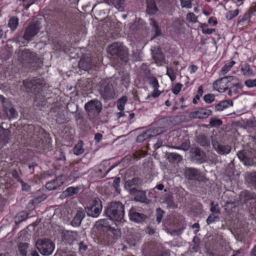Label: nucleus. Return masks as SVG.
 <instances>
[{
	"instance_id": "nucleus-1",
	"label": "nucleus",
	"mask_w": 256,
	"mask_h": 256,
	"mask_svg": "<svg viewBox=\"0 0 256 256\" xmlns=\"http://www.w3.org/2000/svg\"><path fill=\"white\" fill-rule=\"evenodd\" d=\"M106 216L110 219L121 222L124 218V205L119 202H112L105 210Z\"/></svg>"
},
{
	"instance_id": "nucleus-2",
	"label": "nucleus",
	"mask_w": 256,
	"mask_h": 256,
	"mask_svg": "<svg viewBox=\"0 0 256 256\" xmlns=\"http://www.w3.org/2000/svg\"><path fill=\"white\" fill-rule=\"evenodd\" d=\"M98 92L105 101L114 99L116 96L115 90L110 79L103 80L100 82Z\"/></svg>"
},
{
	"instance_id": "nucleus-3",
	"label": "nucleus",
	"mask_w": 256,
	"mask_h": 256,
	"mask_svg": "<svg viewBox=\"0 0 256 256\" xmlns=\"http://www.w3.org/2000/svg\"><path fill=\"white\" fill-rule=\"evenodd\" d=\"M16 54L18 61L24 66H32L38 60L36 54L27 49L19 50Z\"/></svg>"
},
{
	"instance_id": "nucleus-4",
	"label": "nucleus",
	"mask_w": 256,
	"mask_h": 256,
	"mask_svg": "<svg viewBox=\"0 0 256 256\" xmlns=\"http://www.w3.org/2000/svg\"><path fill=\"white\" fill-rule=\"evenodd\" d=\"M108 51L112 56L118 57L124 62L128 60V50L121 43L114 42L112 44L108 46Z\"/></svg>"
},
{
	"instance_id": "nucleus-5",
	"label": "nucleus",
	"mask_w": 256,
	"mask_h": 256,
	"mask_svg": "<svg viewBox=\"0 0 256 256\" xmlns=\"http://www.w3.org/2000/svg\"><path fill=\"white\" fill-rule=\"evenodd\" d=\"M36 246L40 252L44 256L51 254L54 249V244L48 238L38 239L36 242Z\"/></svg>"
},
{
	"instance_id": "nucleus-6",
	"label": "nucleus",
	"mask_w": 256,
	"mask_h": 256,
	"mask_svg": "<svg viewBox=\"0 0 256 256\" xmlns=\"http://www.w3.org/2000/svg\"><path fill=\"white\" fill-rule=\"evenodd\" d=\"M84 108L90 117L95 118L101 112L102 104L98 100L93 99L85 104Z\"/></svg>"
},
{
	"instance_id": "nucleus-7",
	"label": "nucleus",
	"mask_w": 256,
	"mask_h": 256,
	"mask_svg": "<svg viewBox=\"0 0 256 256\" xmlns=\"http://www.w3.org/2000/svg\"><path fill=\"white\" fill-rule=\"evenodd\" d=\"M102 208V201L98 198H95L85 208V212L88 216L98 218L101 213Z\"/></svg>"
},
{
	"instance_id": "nucleus-8",
	"label": "nucleus",
	"mask_w": 256,
	"mask_h": 256,
	"mask_svg": "<svg viewBox=\"0 0 256 256\" xmlns=\"http://www.w3.org/2000/svg\"><path fill=\"white\" fill-rule=\"evenodd\" d=\"M185 177L189 180L200 182H204L206 177L198 169L194 168H186L184 171Z\"/></svg>"
},
{
	"instance_id": "nucleus-9",
	"label": "nucleus",
	"mask_w": 256,
	"mask_h": 256,
	"mask_svg": "<svg viewBox=\"0 0 256 256\" xmlns=\"http://www.w3.org/2000/svg\"><path fill=\"white\" fill-rule=\"evenodd\" d=\"M28 128L30 130H34V136L32 137V144L36 148L42 147L40 140L44 137V130L38 126H35L34 125H29Z\"/></svg>"
},
{
	"instance_id": "nucleus-10",
	"label": "nucleus",
	"mask_w": 256,
	"mask_h": 256,
	"mask_svg": "<svg viewBox=\"0 0 256 256\" xmlns=\"http://www.w3.org/2000/svg\"><path fill=\"white\" fill-rule=\"evenodd\" d=\"M23 84L30 92L34 93L38 92L45 85L44 81L40 79L25 80H24Z\"/></svg>"
},
{
	"instance_id": "nucleus-11",
	"label": "nucleus",
	"mask_w": 256,
	"mask_h": 256,
	"mask_svg": "<svg viewBox=\"0 0 256 256\" xmlns=\"http://www.w3.org/2000/svg\"><path fill=\"white\" fill-rule=\"evenodd\" d=\"M236 78L234 76H226L220 78L214 83V88L220 92H224L230 86V82Z\"/></svg>"
},
{
	"instance_id": "nucleus-12",
	"label": "nucleus",
	"mask_w": 256,
	"mask_h": 256,
	"mask_svg": "<svg viewBox=\"0 0 256 256\" xmlns=\"http://www.w3.org/2000/svg\"><path fill=\"white\" fill-rule=\"evenodd\" d=\"M146 78L148 80V84L154 88V91L147 96L146 98L152 97L154 98H158L161 94V92L158 90L160 85L156 78L152 74L147 75Z\"/></svg>"
},
{
	"instance_id": "nucleus-13",
	"label": "nucleus",
	"mask_w": 256,
	"mask_h": 256,
	"mask_svg": "<svg viewBox=\"0 0 256 256\" xmlns=\"http://www.w3.org/2000/svg\"><path fill=\"white\" fill-rule=\"evenodd\" d=\"M40 28L39 24L37 22L30 24L26 28L23 38L26 40H30L38 32Z\"/></svg>"
},
{
	"instance_id": "nucleus-14",
	"label": "nucleus",
	"mask_w": 256,
	"mask_h": 256,
	"mask_svg": "<svg viewBox=\"0 0 256 256\" xmlns=\"http://www.w3.org/2000/svg\"><path fill=\"white\" fill-rule=\"evenodd\" d=\"M130 220L136 223H142L146 220L147 216L144 214L137 212L135 209L132 208L129 211Z\"/></svg>"
},
{
	"instance_id": "nucleus-15",
	"label": "nucleus",
	"mask_w": 256,
	"mask_h": 256,
	"mask_svg": "<svg viewBox=\"0 0 256 256\" xmlns=\"http://www.w3.org/2000/svg\"><path fill=\"white\" fill-rule=\"evenodd\" d=\"M212 111L204 108H199L198 110L191 112L190 116L193 118H206L212 114Z\"/></svg>"
},
{
	"instance_id": "nucleus-16",
	"label": "nucleus",
	"mask_w": 256,
	"mask_h": 256,
	"mask_svg": "<svg viewBox=\"0 0 256 256\" xmlns=\"http://www.w3.org/2000/svg\"><path fill=\"white\" fill-rule=\"evenodd\" d=\"M213 148L216 152L221 155L227 154L231 151V146L228 145H223L218 143L216 140L212 141Z\"/></svg>"
},
{
	"instance_id": "nucleus-17",
	"label": "nucleus",
	"mask_w": 256,
	"mask_h": 256,
	"mask_svg": "<svg viewBox=\"0 0 256 256\" xmlns=\"http://www.w3.org/2000/svg\"><path fill=\"white\" fill-rule=\"evenodd\" d=\"M190 152L192 154L194 158L198 163H202L205 162L206 154L205 152L198 147L192 148Z\"/></svg>"
},
{
	"instance_id": "nucleus-18",
	"label": "nucleus",
	"mask_w": 256,
	"mask_h": 256,
	"mask_svg": "<svg viewBox=\"0 0 256 256\" xmlns=\"http://www.w3.org/2000/svg\"><path fill=\"white\" fill-rule=\"evenodd\" d=\"M64 184L62 176L58 177L52 181L47 182L46 184V188L49 190H52L56 189L58 187Z\"/></svg>"
},
{
	"instance_id": "nucleus-19",
	"label": "nucleus",
	"mask_w": 256,
	"mask_h": 256,
	"mask_svg": "<svg viewBox=\"0 0 256 256\" xmlns=\"http://www.w3.org/2000/svg\"><path fill=\"white\" fill-rule=\"evenodd\" d=\"M140 183V179L134 178L130 180H127L125 182L126 188L129 190L132 194H134L136 190V186Z\"/></svg>"
},
{
	"instance_id": "nucleus-20",
	"label": "nucleus",
	"mask_w": 256,
	"mask_h": 256,
	"mask_svg": "<svg viewBox=\"0 0 256 256\" xmlns=\"http://www.w3.org/2000/svg\"><path fill=\"white\" fill-rule=\"evenodd\" d=\"M62 236L66 242L71 244L78 238V233L75 231H66L63 232Z\"/></svg>"
},
{
	"instance_id": "nucleus-21",
	"label": "nucleus",
	"mask_w": 256,
	"mask_h": 256,
	"mask_svg": "<svg viewBox=\"0 0 256 256\" xmlns=\"http://www.w3.org/2000/svg\"><path fill=\"white\" fill-rule=\"evenodd\" d=\"M85 216V212L82 210H78L71 222V224L74 226H79L82 220Z\"/></svg>"
},
{
	"instance_id": "nucleus-22",
	"label": "nucleus",
	"mask_w": 256,
	"mask_h": 256,
	"mask_svg": "<svg viewBox=\"0 0 256 256\" xmlns=\"http://www.w3.org/2000/svg\"><path fill=\"white\" fill-rule=\"evenodd\" d=\"M152 58L157 64L161 65L164 60V56L158 48L152 50Z\"/></svg>"
},
{
	"instance_id": "nucleus-23",
	"label": "nucleus",
	"mask_w": 256,
	"mask_h": 256,
	"mask_svg": "<svg viewBox=\"0 0 256 256\" xmlns=\"http://www.w3.org/2000/svg\"><path fill=\"white\" fill-rule=\"evenodd\" d=\"M233 106V102L230 100H224L216 104L214 110L216 111H222L224 110Z\"/></svg>"
},
{
	"instance_id": "nucleus-24",
	"label": "nucleus",
	"mask_w": 256,
	"mask_h": 256,
	"mask_svg": "<svg viewBox=\"0 0 256 256\" xmlns=\"http://www.w3.org/2000/svg\"><path fill=\"white\" fill-rule=\"evenodd\" d=\"M196 142L202 147H210V140L204 134H199L196 138Z\"/></svg>"
},
{
	"instance_id": "nucleus-25",
	"label": "nucleus",
	"mask_w": 256,
	"mask_h": 256,
	"mask_svg": "<svg viewBox=\"0 0 256 256\" xmlns=\"http://www.w3.org/2000/svg\"><path fill=\"white\" fill-rule=\"evenodd\" d=\"M5 112L10 118H14L18 116V112L10 104H7L4 106Z\"/></svg>"
},
{
	"instance_id": "nucleus-26",
	"label": "nucleus",
	"mask_w": 256,
	"mask_h": 256,
	"mask_svg": "<svg viewBox=\"0 0 256 256\" xmlns=\"http://www.w3.org/2000/svg\"><path fill=\"white\" fill-rule=\"evenodd\" d=\"M80 186L72 187L70 186L66 188L65 190L63 192V194L64 196H72L78 194L80 190Z\"/></svg>"
},
{
	"instance_id": "nucleus-27",
	"label": "nucleus",
	"mask_w": 256,
	"mask_h": 256,
	"mask_svg": "<svg viewBox=\"0 0 256 256\" xmlns=\"http://www.w3.org/2000/svg\"><path fill=\"white\" fill-rule=\"evenodd\" d=\"M168 158L171 162L179 163L182 160V156L176 152H170L168 155Z\"/></svg>"
},
{
	"instance_id": "nucleus-28",
	"label": "nucleus",
	"mask_w": 256,
	"mask_h": 256,
	"mask_svg": "<svg viewBox=\"0 0 256 256\" xmlns=\"http://www.w3.org/2000/svg\"><path fill=\"white\" fill-rule=\"evenodd\" d=\"M125 0H109L108 4H112L116 8L122 12L124 10Z\"/></svg>"
},
{
	"instance_id": "nucleus-29",
	"label": "nucleus",
	"mask_w": 256,
	"mask_h": 256,
	"mask_svg": "<svg viewBox=\"0 0 256 256\" xmlns=\"http://www.w3.org/2000/svg\"><path fill=\"white\" fill-rule=\"evenodd\" d=\"M158 10L155 2L150 0L147 1L146 12L149 14H154Z\"/></svg>"
},
{
	"instance_id": "nucleus-30",
	"label": "nucleus",
	"mask_w": 256,
	"mask_h": 256,
	"mask_svg": "<svg viewBox=\"0 0 256 256\" xmlns=\"http://www.w3.org/2000/svg\"><path fill=\"white\" fill-rule=\"evenodd\" d=\"M10 132L6 129L4 130L0 134V140L6 144L8 142L10 139Z\"/></svg>"
},
{
	"instance_id": "nucleus-31",
	"label": "nucleus",
	"mask_w": 256,
	"mask_h": 256,
	"mask_svg": "<svg viewBox=\"0 0 256 256\" xmlns=\"http://www.w3.org/2000/svg\"><path fill=\"white\" fill-rule=\"evenodd\" d=\"M256 198V194L254 192H252L247 190L244 191L240 195V199L244 200V201H248L250 200H253Z\"/></svg>"
},
{
	"instance_id": "nucleus-32",
	"label": "nucleus",
	"mask_w": 256,
	"mask_h": 256,
	"mask_svg": "<svg viewBox=\"0 0 256 256\" xmlns=\"http://www.w3.org/2000/svg\"><path fill=\"white\" fill-rule=\"evenodd\" d=\"M18 25V18L16 16H12L10 18L8 22V26L12 31L16 30Z\"/></svg>"
},
{
	"instance_id": "nucleus-33",
	"label": "nucleus",
	"mask_w": 256,
	"mask_h": 256,
	"mask_svg": "<svg viewBox=\"0 0 256 256\" xmlns=\"http://www.w3.org/2000/svg\"><path fill=\"white\" fill-rule=\"evenodd\" d=\"M190 147V142L188 140H184L179 146H172V148L176 150H182L187 151Z\"/></svg>"
},
{
	"instance_id": "nucleus-34",
	"label": "nucleus",
	"mask_w": 256,
	"mask_h": 256,
	"mask_svg": "<svg viewBox=\"0 0 256 256\" xmlns=\"http://www.w3.org/2000/svg\"><path fill=\"white\" fill-rule=\"evenodd\" d=\"M165 130L164 128L162 126L154 127L148 130V131L150 132L151 137L160 134Z\"/></svg>"
},
{
	"instance_id": "nucleus-35",
	"label": "nucleus",
	"mask_w": 256,
	"mask_h": 256,
	"mask_svg": "<svg viewBox=\"0 0 256 256\" xmlns=\"http://www.w3.org/2000/svg\"><path fill=\"white\" fill-rule=\"evenodd\" d=\"M28 244V243L20 242L18 246V252L22 256H26Z\"/></svg>"
},
{
	"instance_id": "nucleus-36",
	"label": "nucleus",
	"mask_w": 256,
	"mask_h": 256,
	"mask_svg": "<svg viewBox=\"0 0 256 256\" xmlns=\"http://www.w3.org/2000/svg\"><path fill=\"white\" fill-rule=\"evenodd\" d=\"M248 182L256 190V171L250 173L248 176Z\"/></svg>"
},
{
	"instance_id": "nucleus-37",
	"label": "nucleus",
	"mask_w": 256,
	"mask_h": 256,
	"mask_svg": "<svg viewBox=\"0 0 256 256\" xmlns=\"http://www.w3.org/2000/svg\"><path fill=\"white\" fill-rule=\"evenodd\" d=\"M74 154L76 156L80 155L84 152V149L82 148V142H78L74 148Z\"/></svg>"
},
{
	"instance_id": "nucleus-38",
	"label": "nucleus",
	"mask_w": 256,
	"mask_h": 256,
	"mask_svg": "<svg viewBox=\"0 0 256 256\" xmlns=\"http://www.w3.org/2000/svg\"><path fill=\"white\" fill-rule=\"evenodd\" d=\"M150 24L153 27L155 32V36H158L160 34V30L156 21L153 18H150Z\"/></svg>"
},
{
	"instance_id": "nucleus-39",
	"label": "nucleus",
	"mask_w": 256,
	"mask_h": 256,
	"mask_svg": "<svg viewBox=\"0 0 256 256\" xmlns=\"http://www.w3.org/2000/svg\"><path fill=\"white\" fill-rule=\"evenodd\" d=\"M150 137V132L147 130L138 136L136 138V142H141Z\"/></svg>"
},
{
	"instance_id": "nucleus-40",
	"label": "nucleus",
	"mask_w": 256,
	"mask_h": 256,
	"mask_svg": "<svg viewBox=\"0 0 256 256\" xmlns=\"http://www.w3.org/2000/svg\"><path fill=\"white\" fill-rule=\"evenodd\" d=\"M127 100L128 98L126 96H122V98L118 100L117 102V107L119 110H124V105Z\"/></svg>"
},
{
	"instance_id": "nucleus-41",
	"label": "nucleus",
	"mask_w": 256,
	"mask_h": 256,
	"mask_svg": "<svg viewBox=\"0 0 256 256\" xmlns=\"http://www.w3.org/2000/svg\"><path fill=\"white\" fill-rule=\"evenodd\" d=\"M108 230L113 234L114 238H120L121 236L120 230L118 228H115L114 227L109 226Z\"/></svg>"
},
{
	"instance_id": "nucleus-42",
	"label": "nucleus",
	"mask_w": 256,
	"mask_h": 256,
	"mask_svg": "<svg viewBox=\"0 0 256 256\" xmlns=\"http://www.w3.org/2000/svg\"><path fill=\"white\" fill-rule=\"evenodd\" d=\"M236 64L234 61H231L227 64H226L222 68V72L223 74H226L228 71L230 70L231 68L233 66Z\"/></svg>"
},
{
	"instance_id": "nucleus-43",
	"label": "nucleus",
	"mask_w": 256,
	"mask_h": 256,
	"mask_svg": "<svg viewBox=\"0 0 256 256\" xmlns=\"http://www.w3.org/2000/svg\"><path fill=\"white\" fill-rule=\"evenodd\" d=\"M238 14L239 10L238 9L234 10H230L226 14V18L228 20H230L236 16Z\"/></svg>"
},
{
	"instance_id": "nucleus-44",
	"label": "nucleus",
	"mask_w": 256,
	"mask_h": 256,
	"mask_svg": "<svg viewBox=\"0 0 256 256\" xmlns=\"http://www.w3.org/2000/svg\"><path fill=\"white\" fill-rule=\"evenodd\" d=\"M210 212L213 214H219L220 213V209L218 204H214V202L210 203Z\"/></svg>"
},
{
	"instance_id": "nucleus-45",
	"label": "nucleus",
	"mask_w": 256,
	"mask_h": 256,
	"mask_svg": "<svg viewBox=\"0 0 256 256\" xmlns=\"http://www.w3.org/2000/svg\"><path fill=\"white\" fill-rule=\"evenodd\" d=\"M28 214L25 212H22L18 213L15 218L16 222H20L26 220L28 217Z\"/></svg>"
},
{
	"instance_id": "nucleus-46",
	"label": "nucleus",
	"mask_w": 256,
	"mask_h": 256,
	"mask_svg": "<svg viewBox=\"0 0 256 256\" xmlns=\"http://www.w3.org/2000/svg\"><path fill=\"white\" fill-rule=\"evenodd\" d=\"M218 220H219V217L214 215V214H211L206 219V224H207L210 225Z\"/></svg>"
},
{
	"instance_id": "nucleus-47",
	"label": "nucleus",
	"mask_w": 256,
	"mask_h": 256,
	"mask_svg": "<svg viewBox=\"0 0 256 256\" xmlns=\"http://www.w3.org/2000/svg\"><path fill=\"white\" fill-rule=\"evenodd\" d=\"M222 122L221 120L215 118H212L210 119V125L212 126H220L222 124Z\"/></svg>"
},
{
	"instance_id": "nucleus-48",
	"label": "nucleus",
	"mask_w": 256,
	"mask_h": 256,
	"mask_svg": "<svg viewBox=\"0 0 256 256\" xmlns=\"http://www.w3.org/2000/svg\"><path fill=\"white\" fill-rule=\"evenodd\" d=\"M204 93L203 89L202 86H200L198 88V94L195 96V97L193 98L192 102L194 104H197V100H200V98L202 96Z\"/></svg>"
},
{
	"instance_id": "nucleus-49",
	"label": "nucleus",
	"mask_w": 256,
	"mask_h": 256,
	"mask_svg": "<svg viewBox=\"0 0 256 256\" xmlns=\"http://www.w3.org/2000/svg\"><path fill=\"white\" fill-rule=\"evenodd\" d=\"M164 212L162 210L161 208H158L156 209V220L158 222V224H160L164 216Z\"/></svg>"
},
{
	"instance_id": "nucleus-50",
	"label": "nucleus",
	"mask_w": 256,
	"mask_h": 256,
	"mask_svg": "<svg viewBox=\"0 0 256 256\" xmlns=\"http://www.w3.org/2000/svg\"><path fill=\"white\" fill-rule=\"evenodd\" d=\"M182 8H192V0H180Z\"/></svg>"
},
{
	"instance_id": "nucleus-51",
	"label": "nucleus",
	"mask_w": 256,
	"mask_h": 256,
	"mask_svg": "<svg viewBox=\"0 0 256 256\" xmlns=\"http://www.w3.org/2000/svg\"><path fill=\"white\" fill-rule=\"evenodd\" d=\"M120 178H116L114 179L113 184H112V186L113 188L118 193H120Z\"/></svg>"
},
{
	"instance_id": "nucleus-52",
	"label": "nucleus",
	"mask_w": 256,
	"mask_h": 256,
	"mask_svg": "<svg viewBox=\"0 0 256 256\" xmlns=\"http://www.w3.org/2000/svg\"><path fill=\"white\" fill-rule=\"evenodd\" d=\"M166 74L168 76L172 82H174L176 79V75L174 70L172 68L166 67Z\"/></svg>"
},
{
	"instance_id": "nucleus-53",
	"label": "nucleus",
	"mask_w": 256,
	"mask_h": 256,
	"mask_svg": "<svg viewBox=\"0 0 256 256\" xmlns=\"http://www.w3.org/2000/svg\"><path fill=\"white\" fill-rule=\"evenodd\" d=\"M215 100V96L214 94H208L204 96V100L206 103L210 104Z\"/></svg>"
},
{
	"instance_id": "nucleus-54",
	"label": "nucleus",
	"mask_w": 256,
	"mask_h": 256,
	"mask_svg": "<svg viewBox=\"0 0 256 256\" xmlns=\"http://www.w3.org/2000/svg\"><path fill=\"white\" fill-rule=\"evenodd\" d=\"M186 19L190 22L196 23L197 22V17L193 12L188 13Z\"/></svg>"
},
{
	"instance_id": "nucleus-55",
	"label": "nucleus",
	"mask_w": 256,
	"mask_h": 256,
	"mask_svg": "<svg viewBox=\"0 0 256 256\" xmlns=\"http://www.w3.org/2000/svg\"><path fill=\"white\" fill-rule=\"evenodd\" d=\"M244 84L248 88L256 87V78L254 80H247L245 81Z\"/></svg>"
},
{
	"instance_id": "nucleus-56",
	"label": "nucleus",
	"mask_w": 256,
	"mask_h": 256,
	"mask_svg": "<svg viewBox=\"0 0 256 256\" xmlns=\"http://www.w3.org/2000/svg\"><path fill=\"white\" fill-rule=\"evenodd\" d=\"M46 197L47 196L46 194H42V196L35 198L33 199L32 200V203L35 204H38L46 200Z\"/></svg>"
},
{
	"instance_id": "nucleus-57",
	"label": "nucleus",
	"mask_w": 256,
	"mask_h": 256,
	"mask_svg": "<svg viewBox=\"0 0 256 256\" xmlns=\"http://www.w3.org/2000/svg\"><path fill=\"white\" fill-rule=\"evenodd\" d=\"M182 86V84H181L178 83L176 84L172 90V92L175 94H178L181 90Z\"/></svg>"
},
{
	"instance_id": "nucleus-58",
	"label": "nucleus",
	"mask_w": 256,
	"mask_h": 256,
	"mask_svg": "<svg viewBox=\"0 0 256 256\" xmlns=\"http://www.w3.org/2000/svg\"><path fill=\"white\" fill-rule=\"evenodd\" d=\"M145 232L150 235H153L156 232V228L152 226H148L146 228Z\"/></svg>"
},
{
	"instance_id": "nucleus-59",
	"label": "nucleus",
	"mask_w": 256,
	"mask_h": 256,
	"mask_svg": "<svg viewBox=\"0 0 256 256\" xmlns=\"http://www.w3.org/2000/svg\"><path fill=\"white\" fill-rule=\"evenodd\" d=\"M20 183L21 184L22 190L28 192L30 190V187L27 183L24 182L22 180H20Z\"/></svg>"
},
{
	"instance_id": "nucleus-60",
	"label": "nucleus",
	"mask_w": 256,
	"mask_h": 256,
	"mask_svg": "<svg viewBox=\"0 0 256 256\" xmlns=\"http://www.w3.org/2000/svg\"><path fill=\"white\" fill-rule=\"evenodd\" d=\"M78 249L80 251L84 252L88 249V246L84 242H80L78 244Z\"/></svg>"
},
{
	"instance_id": "nucleus-61",
	"label": "nucleus",
	"mask_w": 256,
	"mask_h": 256,
	"mask_svg": "<svg viewBox=\"0 0 256 256\" xmlns=\"http://www.w3.org/2000/svg\"><path fill=\"white\" fill-rule=\"evenodd\" d=\"M241 70L244 72V74H252V70L250 69L249 66L246 65L244 67L242 68Z\"/></svg>"
},
{
	"instance_id": "nucleus-62",
	"label": "nucleus",
	"mask_w": 256,
	"mask_h": 256,
	"mask_svg": "<svg viewBox=\"0 0 256 256\" xmlns=\"http://www.w3.org/2000/svg\"><path fill=\"white\" fill-rule=\"evenodd\" d=\"M237 155L238 158L241 161L244 162L245 160L246 159V157L245 155V152L244 151H239L238 152Z\"/></svg>"
},
{
	"instance_id": "nucleus-63",
	"label": "nucleus",
	"mask_w": 256,
	"mask_h": 256,
	"mask_svg": "<svg viewBox=\"0 0 256 256\" xmlns=\"http://www.w3.org/2000/svg\"><path fill=\"white\" fill-rule=\"evenodd\" d=\"M250 16H251L249 12H246L243 17L240 20V22H244L249 20L250 18Z\"/></svg>"
},
{
	"instance_id": "nucleus-64",
	"label": "nucleus",
	"mask_w": 256,
	"mask_h": 256,
	"mask_svg": "<svg viewBox=\"0 0 256 256\" xmlns=\"http://www.w3.org/2000/svg\"><path fill=\"white\" fill-rule=\"evenodd\" d=\"M154 256H170V252L168 250H166L159 254H157Z\"/></svg>"
}]
</instances>
